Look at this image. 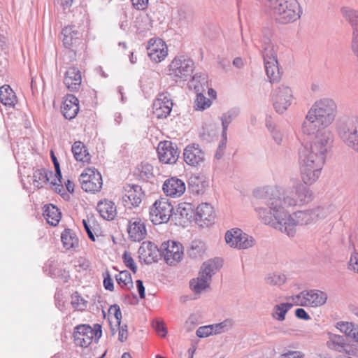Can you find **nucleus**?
<instances>
[{
	"label": "nucleus",
	"mask_w": 358,
	"mask_h": 358,
	"mask_svg": "<svg viewBox=\"0 0 358 358\" xmlns=\"http://www.w3.org/2000/svg\"><path fill=\"white\" fill-rule=\"evenodd\" d=\"M349 267L358 273V253H355L351 255L349 262Z\"/></svg>",
	"instance_id": "obj_62"
},
{
	"label": "nucleus",
	"mask_w": 358,
	"mask_h": 358,
	"mask_svg": "<svg viewBox=\"0 0 358 358\" xmlns=\"http://www.w3.org/2000/svg\"><path fill=\"white\" fill-rule=\"evenodd\" d=\"M266 75L271 83L278 81L280 78L277 58L264 60Z\"/></svg>",
	"instance_id": "obj_34"
},
{
	"label": "nucleus",
	"mask_w": 358,
	"mask_h": 358,
	"mask_svg": "<svg viewBox=\"0 0 358 358\" xmlns=\"http://www.w3.org/2000/svg\"><path fill=\"white\" fill-rule=\"evenodd\" d=\"M43 216L48 224L56 226L60 220L61 213L56 206L49 204L45 206Z\"/></svg>",
	"instance_id": "obj_35"
},
{
	"label": "nucleus",
	"mask_w": 358,
	"mask_h": 358,
	"mask_svg": "<svg viewBox=\"0 0 358 358\" xmlns=\"http://www.w3.org/2000/svg\"><path fill=\"white\" fill-rule=\"evenodd\" d=\"M284 209L287 207L301 206L312 199L310 190L303 184L298 182L292 189L286 190L281 198Z\"/></svg>",
	"instance_id": "obj_6"
},
{
	"label": "nucleus",
	"mask_w": 358,
	"mask_h": 358,
	"mask_svg": "<svg viewBox=\"0 0 358 358\" xmlns=\"http://www.w3.org/2000/svg\"><path fill=\"white\" fill-rule=\"evenodd\" d=\"M303 134L315 136L308 145L299 150V164L302 181L312 185L319 178L327 155L334 143V134L327 126L320 124L309 110L301 127Z\"/></svg>",
	"instance_id": "obj_1"
},
{
	"label": "nucleus",
	"mask_w": 358,
	"mask_h": 358,
	"mask_svg": "<svg viewBox=\"0 0 358 358\" xmlns=\"http://www.w3.org/2000/svg\"><path fill=\"white\" fill-rule=\"evenodd\" d=\"M205 251L206 246L204 243L199 240H194L192 242L187 253L190 257L197 259L201 257Z\"/></svg>",
	"instance_id": "obj_42"
},
{
	"label": "nucleus",
	"mask_w": 358,
	"mask_h": 358,
	"mask_svg": "<svg viewBox=\"0 0 358 358\" xmlns=\"http://www.w3.org/2000/svg\"><path fill=\"white\" fill-rule=\"evenodd\" d=\"M97 210L101 216L107 220H113L116 215V207L111 201H99L97 204Z\"/></svg>",
	"instance_id": "obj_30"
},
{
	"label": "nucleus",
	"mask_w": 358,
	"mask_h": 358,
	"mask_svg": "<svg viewBox=\"0 0 358 358\" xmlns=\"http://www.w3.org/2000/svg\"><path fill=\"white\" fill-rule=\"evenodd\" d=\"M147 52L151 60L159 63L167 56L168 48L162 39L151 38L148 43Z\"/></svg>",
	"instance_id": "obj_18"
},
{
	"label": "nucleus",
	"mask_w": 358,
	"mask_h": 358,
	"mask_svg": "<svg viewBox=\"0 0 358 358\" xmlns=\"http://www.w3.org/2000/svg\"><path fill=\"white\" fill-rule=\"evenodd\" d=\"M210 282L199 275L196 278H194L189 282V287L195 294L199 295L209 287Z\"/></svg>",
	"instance_id": "obj_41"
},
{
	"label": "nucleus",
	"mask_w": 358,
	"mask_h": 358,
	"mask_svg": "<svg viewBox=\"0 0 358 358\" xmlns=\"http://www.w3.org/2000/svg\"><path fill=\"white\" fill-rule=\"evenodd\" d=\"M143 196L144 194L141 186L127 185L124 187L122 202L124 206H127L129 208L138 207L141 203Z\"/></svg>",
	"instance_id": "obj_17"
},
{
	"label": "nucleus",
	"mask_w": 358,
	"mask_h": 358,
	"mask_svg": "<svg viewBox=\"0 0 358 358\" xmlns=\"http://www.w3.org/2000/svg\"><path fill=\"white\" fill-rule=\"evenodd\" d=\"M82 189L90 193L101 190L103 185L101 173L95 168L85 169L79 177Z\"/></svg>",
	"instance_id": "obj_13"
},
{
	"label": "nucleus",
	"mask_w": 358,
	"mask_h": 358,
	"mask_svg": "<svg viewBox=\"0 0 358 358\" xmlns=\"http://www.w3.org/2000/svg\"><path fill=\"white\" fill-rule=\"evenodd\" d=\"M292 300L297 306L318 307L326 303L327 294L318 289H310L300 292Z\"/></svg>",
	"instance_id": "obj_12"
},
{
	"label": "nucleus",
	"mask_w": 358,
	"mask_h": 358,
	"mask_svg": "<svg viewBox=\"0 0 358 358\" xmlns=\"http://www.w3.org/2000/svg\"><path fill=\"white\" fill-rule=\"evenodd\" d=\"M243 232L239 229H232L227 231L225 234L226 243L231 248H237L240 238Z\"/></svg>",
	"instance_id": "obj_43"
},
{
	"label": "nucleus",
	"mask_w": 358,
	"mask_h": 358,
	"mask_svg": "<svg viewBox=\"0 0 358 358\" xmlns=\"http://www.w3.org/2000/svg\"><path fill=\"white\" fill-rule=\"evenodd\" d=\"M160 251L167 264H175L182 259L183 248L182 245L174 241L164 242L160 246Z\"/></svg>",
	"instance_id": "obj_14"
},
{
	"label": "nucleus",
	"mask_w": 358,
	"mask_h": 358,
	"mask_svg": "<svg viewBox=\"0 0 358 358\" xmlns=\"http://www.w3.org/2000/svg\"><path fill=\"white\" fill-rule=\"evenodd\" d=\"M71 151L76 161L83 163L90 162L91 156L81 141H76L72 145Z\"/></svg>",
	"instance_id": "obj_32"
},
{
	"label": "nucleus",
	"mask_w": 358,
	"mask_h": 358,
	"mask_svg": "<svg viewBox=\"0 0 358 358\" xmlns=\"http://www.w3.org/2000/svg\"><path fill=\"white\" fill-rule=\"evenodd\" d=\"M194 62L181 55L176 57L169 65V76L176 82L186 80L192 73Z\"/></svg>",
	"instance_id": "obj_7"
},
{
	"label": "nucleus",
	"mask_w": 358,
	"mask_h": 358,
	"mask_svg": "<svg viewBox=\"0 0 358 358\" xmlns=\"http://www.w3.org/2000/svg\"><path fill=\"white\" fill-rule=\"evenodd\" d=\"M266 127L271 134L274 141L278 145H281L286 136L285 131L278 128L271 118L266 119Z\"/></svg>",
	"instance_id": "obj_39"
},
{
	"label": "nucleus",
	"mask_w": 358,
	"mask_h": 358,
	"mask_svg": "<svg viewBox=\"0 0 358 358\" xmlns=\"http://www.w3.org/2000/svg\"><path fill=\"white\" fill-rule=\"evenodd\" d=\"M320 121V124L327 127L331 124L337 115V104L330 98H322L316 101L308 110Z\"/></svg>",
	"instance_id": "obj_5"
},
{
	"label": "nucleus",
	"mask_w": 358,
	"mask_h": 358,
	"mask_svg": "<svg viewBox=\"0 0 358 358\" xmlns=\"http://www.w3.org/2000/svg\"><path fill=\"white\" fill-rule=\"evenodd\" d=\"M71 304L73 307L78 310H83L87 307V301H85L77 292L71 296Z\"/></svg>",
	"instance_id": "obj_51"
},
{
	"label": "nucleus",
	"mask_w": 358,
	"mask_h": 358,
	"mask_svg": "<svg viewBox=\"0 0 358 358\" xmlns=\"http://www.w3.org/2000/svg\"><path fill=\"white\" fill-rule=\"evenodd\" d=\"M327 345L331 350H336L338 352L350 354L351 348L347 343L345 338L343 336L332 334H329Z\"/></svg>",
	"instance_id": "obj_26"
},
{
	"label": "nucleus",
	"mask_w": 358,
	"mask_h": 358,
	"mask_svg": "<svg viewBox=\"0 0 358 358\" xmlns=\"http://www.w3.org/2000/svg\"><path fill=\"white\" fill-rule=\"evenodd\" d=\"M342 16L350 24L352 34H358V10L350 7H343L341 10Z\"/></svg>",
	"instance_id": "obj_31"
},
{
	"label": "nucleus",
	"mask_w": 358,
	"mask_h": 358,
	"mask_svg": "<svg viewBox=\"0 0 358 358\" xmlns=\"http://www.w3.org/2000/svg\"><path fill=\"white\" fill-rule=\"evenodd\" d=\"M133 6L139 10H145L148 5L149 0H131Z\"/></svg>",
	"instance_id": "obj_60"
},
{
	"label": "nucleus",
	"mask_w": 358,
	"mask_h": 358,
	"mask_svg": "<svg viewBox=\"0 0 358 358\" xmlns=\"http://www.w3.org/2000/svg\"><path fill=\"white\" fill-rule=\"evenodd\" d=\"M61 240L66 250L76 249L78 247V238L76 233L70 229H66L62 232Z\"/></svg>",
	"instance_id": "obj_33"
},
{
	"label": "nucleus",
	"mask_w": 358,
	"mask_h": 358,
	"mask_svg": "<svg viewBox=\"0 0 358 358\" xmlns=\"http://www.w3.org/2000/svg\"><path fill=\"white\" fill-rule=\"evenodd\" d=\"M352 50L354 54L358 57V34H352Z\"/></svg>",
	"instance_id": "obj_64"
},
{
	"label": "nucleus",
	"mask_w": 358,
	"mask_h": 358,
	"mask_svg": "<svg viewBox=\"0 0 358 358\" xmlns=\"http://www.w3.org/2000/svg\"><path fill=\"white\" fill-rule=\"evenodd\" d=\"M265 6L281 24L293 22L301 16V8L296 0H266Z\"/></svg>",
	"instance_id": "obj_3"
},
{
	"label": "nucleus",
	"mask_w": 358,
	"mask_h": 358,
	"mask_svg": "<svg viewBox=\"0 0 358 358\" xmlns=\"http://www.w3.org/2000/svg\"><path fill=\"white\" fill-rule=\"evenodd\" d=\"M51 159L54 164V166H55V177L58 179L59 182H61L62 173H61L59 164L52 151L51 152Z\"/></svg>",
	"instance_id": "obj_59"
},
{
	"label": "nucleus",
	"mask_w": 358,
	"mask_h": 358,
	"mask_svg": "<svg viewBox=\"0 0 358 358\" xmlns=\"http://www.w3.org/2000/svg\"><path fill=\"white\" fill-rule=\"evenodd\" d=\"M239 115V110L237 108H231L223 113L220 117V120L222 122V146L224 147V145L227 144V129L231 122L236 119Z\"/></svg>",
	"instance_id": "obj_28"
},
{
	"label": "nucleus",
	"mask_w": 358,
	"mask_h": 358,
	"mask_svg": "<svg viewBox=\"0 0 358 358\" xmlns=\"http://www.w3.org/2000/svg\"><path fill=\"white\" fill-rule=\"evenodd\" d=\"M62 35L65 48L71 49L73 51L82 41V33L74 25L65 27L62 29Z\"/></svg>",
	"instance_id": "obj_19"
},
{
	"label": "nucleus",
	"mask_w": 358,
	"mask_h": 358,
	"mask_svg": "<svg viewBox=\"0 0 358 358\" xmlns=\"http://www.w3.org/2000/svg\"><path fill=\"white\" fill-rule=\"evenodd\" d=\"M292 307V303H282L273 307L272 316L278 321H283L287 311Z\"/></svg>",
	"instance_id": "obj_44"
},
{
	"label": "nucleus",
	"mask_w": 358,
	"mask_h": 358,
	"mask_svg": "<svg viewBox=\"0 0 358 358\" xmlns=\"http://www.w3.org/2000/svg\"><path fill=\"white\" fill-rule=\"evenodd\" d=\"M271 99L275 110L282 114L288 109L294 100L292 90L289 86L280 85L273 89Z\"/></svg>",
	"instance_id": "obj_10"
},
{
	"label": "nucleus",
	"mask_w": 358,
	"mask_h": 358,
	"mask_svg": "<svg viewBox=\"0 0 358 358\" xmlns=\"http://www.w3.org/2000/svg\"><path fill=\"white\" fill-rule=\"evenodd\" d=\"M339 134L345 144L358 152V117L347 118L341 126Z\"/></svg>",
	"instance_id": "obj_9"
},
{
	"label": "nucleus",
	"mask_w": 358,
	"mask_h": 358,
	"mask_svg": "<svg viewBox=\"0 0 358 358\" xmlns=\"http://www.w3.org/2000/svg\"><path fill=\"white\" fill-rule=\"evenodd\" d=\"M109 310L110 312H112V311L114 312V316L115 317L116 322H117V325L120 326V323H121V319H122V313L120 311V308L119 306H117V305L111 306Z\"/></svg>",
	"instance_id": "obj_61"
},
{
	"label": "nucleus",
	"mask_w": 358,
	"mask_h": 358,
	"mask_svg": "<svg viewBox=\"0 0 358 358\" xmlns=\"http://www.w3.org/2000/svg\"><path fill=\"white\" fill-rule=\"evenodd\" d=\"M196 96L194 101V106L196 110H205L210 107L211 101L209 99L205 97L201 93L196 92Z\"/></svg>",
	"instance_id": "obj_49"
},
{
	"label": "nucleus",
	"mask_w": 358,
	"mask_h": 358,
	"mask_svg": "<svg viewBox=\"0 0 358 358\" xmlns=\"http://www.w3.org/2000/svg\"><path fill=\"white\" fill-rule=\"evenodd\" d=\"M127 231L129 238L133 241H141L147 236L145 223L138 217L129 220Z\"/></svg>",
	"instance_id": "obj_21"
},
{
	"label": "nucleus",
	"mask_w": 358,
	"mask_h": 358,
	"mask_svg": "<svg viewBox=\"0 0 358 358\" xmlns=\"http://www.w3.org/2000/svg\"><path fill=\"white\" fill-rule=\"evenodd\" d=\"M262 43V54L264 60L277 58L275 47L268 37L264 36Z\"/></svg>",
	"instance_id": "obj_38"
},
{
	"label": "nucleus",
	"mask_w": 358,
	"mask_h": 358,
	"mask_svg": "<svg viewBox=\"0 0 358 358\" xmlns=\"http://www.w3.org/2000/svg\"><path fill=\"white\" fill-rule=\"evenodd\" d=\"M64 83L70 91H76L81 84L80 71L76 67L69 68L66 73Z\"/></svg>",
	"instance_id": "obj_27"
},
{
	"label": "nucleus",
	"mask_w": 358,
	"mask_h": 358,
	"mask_svg": "<svg viewBox=\"0 0 358 358\" xmlns=\"http://www.w3.org/2000/svg\"><path fill=\"white\" fill-rule=\"evenodd\" d=\"M215 218V212L213 206L208 203L199 204L196 209V220L201 225L208 224Z\"/></svg>",
	"instance_id": "obj_24"
},
{
	"label": "nucleus",
	"mask_w": 358,
	"mask_h": 358,
	"mask_svg": "<svg viewBox=\"0 0 358 358\" xmlns=\"http://www.w3.org/2000/svg\"><path fill=\"white\" fill-rule=\"evenodd\" d=\"M160 250L155 243L150 241L143 242L138 248V253L140 259L149 264L157 261L158 252Z\"/></svg>",
	"instance_id": "obj_23"
},
{
	"label": "nucleus",
	"mask_w": 358,
	"mask_h": 358,
	"mask_svg": "<svg viewBox=\"0 0 358 358\" xmlns=\"http://www.w3.org/2000/svg\"><path fill=\"white\" fill-rule=\"evenodd\" d=\"M153 327L158 334V335L161 337H165L167 331L164 326V324L162 322L157 321L153 323Z\"/></svg>",
	"instance_id": "obj_57"
},
{
	"label": "nucleus",
	"mask_w": 358,
	"mask_h": 358,
	"mask_svg": "<svg viewBox=\"0 0 358 358\" xmlns=\"http://www.w3.org/2000/svg\"><path fill=\"white\" fill-rule=\"evenodd\" d=\"M104 279H103V286L104 288L109 291H113L114 289V285L113 280L110 277V275L108 271H107L104 275Z\"/></svg>",
	"instance_id": "obj_58"
},
{
	"label": "nucleus",
	"mask_w": 358,
	"mask_h": 358,
	"mask_svg": "<svg viewBox=\"0 0 358 358\" xmlns=\"http://www.w3.org/2000/svg\"><path fill=\"white\" fill-rule=\"evenodd\" d=\"M337 328L346 336L355 338L358 327L352 322H341L337 323Z\"/></svg>",
	"instance_id": "obj_47"
},
{
	"label": "nucleus",
	"mask_w": 358,
	"mask_h": 358,
	"mask_svg": "<svg viewBox=\"0 0 358 358\" xmlns=\"http://www.w3.org/2000/svg\"><path fill=\"white\" fill-rule=\"evenodd\" d=\"M323 208L299 210L293 214H289L286 210L283 221L282 232L288 236L293 237L296 233L297 226L308 225L321 217L320 214Z\"/></svg>",
	"instance_id": "obj_4"
},
{
	"label": "nucleus",
	"mask_w": 358,
	"mask_h": 358,
	"mask_svg": "<svg viewBox=\"0 0 358 358\" xmlns=\"http://www.w3.org/2000/svg\"><path fill=\"white\" fill-rule=\"evenodd\" d=\"M101 326L99 324H95L93 328L88 324H80L75 328L73 337L77 345L87 348L93 339L97 341L101 337Z\"/></svg>",
	"instance_id": "obj_8"
},
{
	"label": "nucleus",
	"mask_w": 358,
	"mask_h": 358,
	"mask_svg": "<svg viewBox=\"0 0 358 358\" xmlns=\"http://www.w3.org/2000/svg\"><path fill=\"white\" fill-rule=\"evenodd\" d=\"M122 259L127 268H130L134 273L137 271V266L136 265L130 252L125 251L122 255Z\"/></svg>",
	"instance_id": "obj_54"
},
{
	"label": "nucleus",
	"mask_w": 358,
	"mask_h": 358,
	"mask_svg": "<svg viewBox=\"0 0 358 358\" xmlns=\"http://www.w3.org/2000/svg\"><path fill=\"white\" fill-rule=\"evenodd\" d=\"M78 99L72 94H68L62 106V112L66 119H73L79 111Z\"/></svg>",
	"instance_id": "obj_25"
},
{
	"label": "nucleus",
	"mask_w": 358,
	"mask_h": 358,
	"mask_svg": "<svg viewBox=\"0 0 358 358\" xmlns=\"http://www.w3.org/2000/svg\"><path fill=\"white\" fill-rule=\"evenodd\" d=\"M172 107V101L166 94H159L152 105L153 115L158 119L166 118L170 114Z\"/></svg>",
	"instance_id": "obj_20"
},
{
	"label": "nucleus",
	"mask_w": 358,
	"mask_h": 358,
	"mask_svg": "<svg viewBox=\"0 0 358 358\" xmlns=\"http://www.w3.org/2000/svg\"><path fill=\"white\" fill-rule=\"evenodd\" d=\"M207 84V77L203 73H195L189 83L190 87H194L196 92H199L203 89Z\"/></svg>",
	"instance_id": "obj_45"
},
{
	"label": "nucleus",
	"mask_w": 358,
	"mask_h": 358,
	"mask_svg": "<svg viewBox=\"0 0 358 358\" xmlns=\"http://www.w3.org/2000/svg\"><path fill=\"white\" fill-rule=\"evenodd\" d=\"M138 170L142 178H150L152 176L153 167L149 164H142Z\"/></svg>",
	"instance_id": "obj_55"
},
{
	"label": "nucleus",
	"mask_w": 358,
	"mask_h": 358,
	"mask_svg": "<svg viewBox=\"0 0 358 358\" xmlns=\"http://www.w3.org/2000/svg\"><path fill=\"white\" fill-rule=\"evenodd\" d=\"M53 175L52 171L45 169H36L34 172V185L38 188L43 187V185L49 182L50 177Z\"/></svg>",
	"instance_id": "obj_36"
},
{
	"label": "nucleus",
	"mask_w": 358,
	"mask_h": 358,
	"mask_svg": "<svg viewBox=\"0 0 358 358\" xmlns=\"http://www.w3.org/2000/svg\"><path fill=\"white\" fill-rule=\"evenodd\" d=\"M220 266V262L218 259H210L203 263L199 275L211 282L212 276L218 271Z\"/></svg>",
	"instance_id": "obj_29"
},
{
	"label": "nucleus",
	"mask_w": 358,
	"mask_h": 358,
	"mask_svg": "<svg viewBox=\"0 0 358 358\" xmlns=\"http://www.w3.org/2000/svg\"><path fill=\"white\" fill-rule=\"evenodd\" d=\"M0 101L3 105L10 106H13L16 103V96L9 85L0 87Z\"/></svg>",
	"instance_id": "obj_37"
},
{
	"label": "nucleus",
	"mask_w": 358,
	"mask_h": 358,
	"mask_svg": "<svg viewBox=\"0 0 358 358\" xmlns=\"http://www.w3.org/2000/svg\"><path fill=\"white\" fill-rule=\"evenodd\" d=\"M266 284L272 286H280L286 281V277L284 274L279 273H268L265 278Z\"/></svg>",
	"instance_id": "obj_48"
},
{
	"label": "nucleus",
	"mask_w": 358,
	"mask_h": 358,
	"mask_svg": "<svg viewBox=\"0 0 358 358\" xmlns=\"http://www.w3.org/2000/svg\"><path fill=\"white\" fill-rule=\"evenodd\" d=\"M185 182L177 178L167 179L163 185V191L166 196L171 197H180L185 192Z\"/></svg>",
	"instance_id": "obj_22"
},
{
	"label": "nucleus",
	"mask_w": 358,
	"mask_h": 358,
	"mask_svg": "<svg viewBox=\"0 0 358 358\" xmlns=\"http://www.w3.org/2000/svg\"><path fill=\"white\" fill-rule=\"evenodd\" d=\"M196 334L199 338H206L213 335L212 327L210 325L202 326L197 329Z\"/></svg>",
	"instance_id": "obj_56"
},
{
	"label": "nucleus",
	"mask_w": 358,
	"mask_h": 358,
	"mask_svg": "<svg viewBox=\"0 0 358 358\" xmlns=\"http://www.w3.org/2000/svg\"><path fill=\"white\" fill-rule=\"evenodd\" d=\"M189 191L196 194L203 192L206 187V181L200 176H192L188 181Z\"/></svg>",
	"instance_id": "obj_40"
},
{
	"label": "nucleus",
	"mask_w": 358,
	"mask_h": 358,
	"mask_svg": "<svg viewBox=\"0 0 358 358\" xmlns=\"http://www.w3.org/2000/svg\"><path fill=\"white\" fill-rule=\"evenodd\" d=\"M82 222L89 238L92 241H95V237L93 233L94 226L95 225L94 220L93 219L87 218L83 219Z\"/></svg>",
	"instance_id": "obj_52"
},
{
	"label": "nucleus",
	"mask_w": 358,
	"mask_h": 358,
	"mask_svg": "<svg viewBox=\"0 0 358 358\" xmlns=\"http://www.w3.org/2000/svg\"><path fill=\"white\" fill-rule=\"evenodd\" d=\"M304 355L300 351H288L282 354L280 358H303Z\"/></svg>",
	"instance_id": "obj_63"
},
{
	"label": "nucleus",
	"mask_w": 358,
	"mask_h": 358,
	"mask_svg": "<svg viewBox=\"0 0 358 358\" xmlns=\"http://www.w3.org/2000/svg\"><path fill=\"white\" fill-rule=\"evenodd\" d=\"M231 326V322L229 320H224L220 323L211 324L212 331L213 334H219L227 331Z\"/></svg>",
	"instance_id": "obj_53"
},
{
	"label": "nucleus",
	"mask_w": 358,
	"mask_h": 358,
	"mask_svg": "<svg viewBox=\"0 0 358 358\" xmlns=\"http://www.w3.org/2000/svg\"><path fill=\"white\" fill-rule=\"evenodd\" d=\"M255 244V240L251 236L244 233L238 242V249L245 250L252 248Z\"/></svg>",
	"instance_id": "obj_50"
},
{
	"label": "nucleus",
	"mask_w": 358,
	"mask_h": 358,
	"mask_svg": "<svg viewBox=\"0 0 358 358\" xmlns=\"http://www.w3.org/2000/svg\"><path fill=\"white\" fill-rule=\"evenodd\" d=\"M173 206L166 198L157 200L150 209V218L154 224L167 222L172 214Z\"/></svg>",
	"instance_id": "obj_11"
},
{
	"label": "nucleus",
	"mask_w": 358,
	"mask_h": 358,
	"mask_svg": "<svg viewBox=\"0 0 358 358\" xmlns=\"http://www.w3.org/2000/svg\"><path fill=\"white\" fill-rule=\"evenodd\" d=\"M270 187H262L254 191L257 199L255 210L259 220L265 224H271L282 232L285 209L281 197L273 194Z\"/></svg>",
	"instance_id": "obj_2"
},
{
	"label": "nucleus",
	"mask_w": 358,
	"mask_h": 358,
	"mask_svg": "<svg viewBox=\"0 0 358 358\" xmlns=\"http://www.w3.org/2000/svg\"><path fill=\"white\" fill-rule=\"evenodd\" d=\"M157 154L159 159L164 164H175L179 157L176 145L171 141H162L158 144Z\"/></svg>",
	"instance_id": "obj_15"
},
{
	"label": "nucleus",
	"mask_w": 358,
	"mask_h": 358,
	"mask_svg": "<svg viewBox=\"0 0 358 358\" xmlns=\"http://www.w3.org/2000/svg\"><path fill=\"white\" fill-rule=\"evenodd\" d=\"M117 282L122 287L129 289L133 287V282L131 274L127 271H123L120 272L118 275L115 276Z\"/></svg>",
	"instance_id": "obj_46"
},
{
	"label": "nucleus",
	"mask_w": 358,
	"mask_h": 358,
	"mask_svg": "<svg viewBox=\"0 0 358 358\" xmlns=\"http://www.w3.org/2000/svg\"><path fill=\"white\" fill-rule=\"evenodd\" d=\"M185 163L191 166L197 167L203 164L206 154L198 144H191L186 146L183 152Z\"/></svg>",
	"instance_id": "obj_16"
}]
</instances>
